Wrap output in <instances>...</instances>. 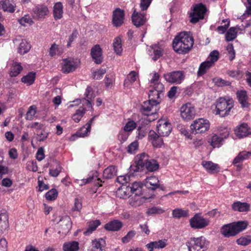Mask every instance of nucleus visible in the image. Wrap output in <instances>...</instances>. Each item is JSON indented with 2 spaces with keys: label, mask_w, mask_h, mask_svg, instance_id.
I'll return each instance as SVG.
<instances>
[{
  "label": "nucleus",
  "mask_w": 251,
  "mask_h": 251,
  "mask_svg": "<svg viewBox=\"0 0 251 251\" xmlns=\"http://www.w3.org/2000/svg\"><path fill=\"white\" fill-rule=\"evenodd\" d=\"M194 40L190 32H181L174 38L172 45L174 50L179 54H186L191 49Z\"/></svg>",
  "instance_id": "obj_1"
},
{
  "label": "nucleus",
  "mask_w": 251,
  "mask_h": 251,
  "mask_svg": "<svg viewBox=\"0 0 251 251\" xmlns=\"http://www.w3.org/2000/svg\"><path fill=\"white\" fill-rule=\"evenodd\" d=\"M248 225L245 221H238L232 224H227L223 226L221 232L225 237L234 236L239 232L245 229Z\"/></svg>",
  "instance_id": "obj_2"
},
{
  "label": "nucleus",
  "mask_w": 251,
  "mask_h": 251,
  "mask_svg": "<svg viewBox=\"0 0 251 251\" xmlns=\"http://www.w3.org/2000/svg\"><path fill=\"white\" fill-rule=\"evenodd\" d=\"M233 104V100L228 97L220 98L216 102V115L222 117L228 115Z\"/></svg>",
  "instance_id": "obj_3"
},
{
  "label": "nucleus",
  "mask_w": 251,
  "mask_h": 251,
  "mask_svg": "<svg viewBox=\"0 0 251 251\" xmlns=\"http://www.w3.org/2000/svg\"><path fill=\"white\" fill-rule=\"evenodd\" d=\"M189 251H206L208 242L205 238L201 236L198 238H191L186 243Z\"/></svg>",
  "instance_id": "obj_4"
},
{
  "label": "nucleus",
  "mask_w": 251,
  "mask_h": 251,
  "mask_svg": "<svg viewBox=\"0 0 251 251\" xmlns=\"http://www.w3.org/2000/svg\"><path fill=\"white\" fill-rule=\"evenodd\" d=\"M191 129L195 134H201L208 131L210 123L207 119L199 118L194 121L190 126Z\"/></svg>",
  "instance_id": "obj_5"
},
{
  "label": "nucleus",
  "mask_w": 251,
  "mask_h": 251,
  "mask_svg": "<svg viewBox=\"0 0 251 251\" xmlns=\"http://www.w3.org/2000/svg\"><path fill=\"white\" fill-rule=\"evenodd\" d=\"M210 221L202 216L201 214H196L190 220V225L195 229H201L209 225Z\"/></svg>",
  "instance_id": "obj_6"
},
{
  "label": "nucleus",
  "mask_w": 251,
  "mask_h": 251,
  "mask_svg": "<svg viewBox=\"0 0 251 251\" xmlns=\"http://www.w3.org/2000/svg\"><path fill=\"white\" fill-rule=\"evenodd\" d=\"M124 86L125 88L127 89L133 88L138 89L140 86L138 74L135 71H131L125 80Z\"/></svg>",
  "instance_id": "obj_7"
},
{
  "label": "nucleus",
  "mask_w": 251,
  "mask_h": 251,
  "mask_svg": "<svg viewBox=\"0 0 251 251\" xmlns=\"http://www.w3.org/2000/svg\"><path fill=\"white\" fill-rule=\"evenodd\" d=\"M206 8L201 3L195 5L193 12L191 13L190 17L191 18L190 22L192 23H197L199 20L202 19L206 12Z\"/></svg>",
  "instance_id": "obj_8"
},
{
  "label": "nucleus",
  "mask_w": 251,
  "mask_h": 251,
  "mask_svg": "<svg viewBox=\"0 0 251 251\" xmlns=\"http://www.w3.org/2000/svg\"><path fill=\"white\" fill-rule=\"evenodd\" d=\"M181 117L185 120L193 119L196 115L194 106L190 103L183 104L180 109Z\"/></svg>",
  "instance_id": "obj_9"
},
{
  "label": "nucleus",
  "mask_w": 251,
  "mask_h": 251,
  "mask_svg": "<svg viewBox=\"0 0 251 251\" xmlns=\"http://www.w3.org/2000/svg\"><path fill=\"white\" fill-rule=\"evenodd\" d=\"M156 128L157 133L164 137L168 136L172 130L171 124L165 119H160L158 121Z\"/></svg>",
  "instance_id": "obj_10"
},
{
  "label": "nucleus",
  "mask_w": 251,
  "mask_h": 251,
  "mask_svg": "<svg viewBox=\"0 0 251 251\" xmlns=\"http://www.w3.org/2000/svg\"><path fill=\"white\" fill-rule=\"evenodd\" d=\"M165 80L171 83L180 84L184 79V75L181 71H174L165 74Z\"/></svg>",
  "instance_id": "obj_11"
},
{
  "label": "nucleus",
  "mask_w": 251,
  "mask_h": 251,
  "mask_svg": "<svg viewBox=\"0 0 251 251\" xmlns=\"http://www.w3.org/2000/svg\"><path fill=\"white\" fill-rule=\"evenodd\" d=\"M95 118V117L91 118L85 126L81 127L80 130L78 131L75 134L72 135L70 138V140L74 141L76 139L77 137H84L87 136L90 132L91 125L93 123Z\"/></svg>",
  "instance_id": "obj_12"
},
{
  "label": "nucleus",
  "mask_w": 251,
  "mask_h": 251,
  "mask_svg": "<svg viewBox=\"0 0 251 251\" xmlns=\"http://www.w3.org/2000/svg\"><path fill=\"white\" fill-rule=\"evenodd\" d=\"M159 102L151 101L149 100L143 102L141 104V112L143 115H148L151 112L157 111L158 110Z\"/></svg>",
  "instance_id": "obj_13"
},
{
  "label": "nucleus",
  "mask_w": 251,
  "mask_h": 251,
  "mask_svg": "<svg viewBox=\"0 0 251 251\" xmlns=\"http://www.w3.org/2000/svg\"><path fill=\"white\" fill-rule=\"evenodd\" d=\"M149 92V98L151 101L160 102V96L164 89V86L162 84H157L156 86L152 87Z\"/></svg>",
  "instance_id": "obj_14"
},
{
  "label": "nucleus",
  "mask_w": 251,
  "mask_h": 251,
  "mask_svg": "<svg viewBox=\"0 0 251 251\" xmlns=\"http://www.w3.org/2000/svg\"><path fill=\"white\" fill-rule=\"evenodd\" d=\"M162 137V136H160L155 131L151 130L149 133L148 139L153 147L161 148L164 145Z\"/></svg>",
  "instance_id": "obj_15"
},
{
  "label": "nucleus",
  "mask_w": 251,
  "mask_h": 251,
  "mask_svg": "<svg viewBox=\"0 0 251 251\" xmlns=\"http://www.w3.org/2000/svg\"><path fill=\"white\" fill-rule=\"evenodd\" d=\"M58 224L60 228L58 232L59 233L66 234L72 227V221L70 217L68 216L62 217Z\"/></svg>",
  "instance_id": "obj_16"
},
{
  "label": "nucleus",
  "mask_w": 251,
  "mask_h": 251,
  "mask_svg": "<svg viewBox=\"0 0 251 251\" xmlns=\"http://www.w3.org/2000/svg\"><path fill=\"white\" fill-rule=\"evenodd\" d=\"M47 6L44 5H38L33 10V17L36 19H43L48 14Z\"/></svg>",
  "instance_id": "obj_17"
},
{
  "label": "nucleus",
  "mask_w": 251,
  "mask_h": 251,
  "mask_svg": "<svg viewBox=\"0 0 251 251\" xmlns=\"http://www.w3.org/2000/svg\"><path fill=\"white\" fill-rule=\"evenodd\" d=\"M132 21L136 27L143 25L146 22V18L144 13L136 12L135 9L132 15Z\"/></svg>",
  "instance_id": "obj_18"
},
{
  "label": "nucleus",
  "mask_w": 251,
  "mask_h": 251,
  "mask_svg": "<svg viewBox=\"0 0 251 251\" xmlns=\"http://www.w3.org/2000/svg\"><path fill=\"white\" fill-rule=\"evenodd\" d=\"M131 198L129 200V204L133 207H138L145 202L147 198L141 194L135 193L132 194Z\"/></svg>",
  "instance_id": "obj_19"
},
{
  "label": "nucleus",
  "mask_w": 251,
  "mask_h": 251,
  "mask_svg": "<svg viewBox=\"0 0 251 251\" xmlns=\"http://www.w3.org/2000/svg\"><path fill=\"white\" fill-rule=\"evenodd\" d=\"M124 11L120 8H116L113 13V23L114 26H121L123 23Z\"/></svg>",
  "instance_id": "obj_20"
},
{
  "label": "nucleus",
  "mask_w": 251,
  "mask_h": 251,
  "mask_svg": "<svg viewBox=\"0 0 251 251\" xmlns=\"http://www.w3.org/2000/svg\"><path fill=\"white\" fill-rule=\"evenodd\" d=\"M235 133L239 138H243L251 134V129L247 124L243 123L236 127Z\"/></svg>",
  "instance_id": "obj_21"
},
{
  "label": "nucleus",
  "mask_w": 251,
  "mask_h": 251,
  "mask_svg": "<svg viewBox=\"0 0 251 251\" xmlns=\"http://www.w3.org/2000/svg\"><path fill=\"white\" fill-rule=\"evenodd\" d=\"M91 55L95 63H101L102 61V50L99 45H96L91 50Z\"/></svg>",
  "instance_id": "obj_22"
},
{
  "label": "nucleus",
  "mask_w": 251,
  "mask_h": 251,
  "mask_svg": "<svg viewBox=\"0 0 251 251\" xmlns=\"http://www.w3.org/2000/svg\"><path fill=\"white\" fill-rule=\"evenodd\" d=\"M105 241L102 238L95 239L92 242V245L88 251H105Z\"/></svg>",
  "instance_id": "obj_23"
},
{
  "label": "nucleus",
  "mask_w": 251,
  "mask_h": 251,
  "mask_svg": "<svg viewBox=\"0 0 251 251\" xmlns=\"http://www.w3.org/2000/svg\"><path fill=\"white\" fill-rule=\"evenodd\" d=\"M159 181L155 176L147 177L144 181L145 185L148 189L155 190L159 187Z\"/></svg>",
  "instance_id": "obj_24"
},
{
  "label": "nucleus",
  "mask_w": 251,
  "mask_h": 251,
  "mask_svg": "<svg viewBox=\"0 0 251 251\" xmlns=\"http://www.w3.org/2000/svg\"><path fill=\"white\" fill-rule=\"evenodd\" d=\"M166 242L167 240L165 239L151 242L146 245V247L149 251H153L154 249H163L166 246Z\"/></svg>",
  "instance_id": "obj_25"
},
{
  "label": "nucleus",
  "mask_w": 251,
  "mask_h": 251,
  "mask_svg": "<svg viewBox=\"0 0 251 251\" xmlns=\"http://www.w3.org/2000/svg\"><path fill=\"white\" fill-rule=\"evenodd\" d=\"M232 208L234 211L240 212H247L250 211L251 205L247 202L236 201L232 204Z\"/></svg>",
  "instance_id": "obj_26"
},
{
  "label": "nucleus",
  "mask_w": 251,
  "mask_h": 251,
  "mask_svg": "<svg viewBox=\"0 0 251 251\" xmlns=\"http://www.w3.org/2000/svg\"><path fill=\"white\" fill-rule=\"evenodd\" d=\"M0 4L4 11L13 13L15 10L16 4L14 0H1Z\"/></svg>",
  "instance_id": "obj_27"
},
{
  "label": "nucleus",
  "mask_w": 251,
  "mask_h": 251,
  "mask_svg": "<svg viewBox=\"0 0 251 251\" xmlns=\"http://www.w3.org/2000/svg\"><path fill=\"white\" fill-rule=\"evenodd\" d=\"M131 189L129 186L122 185L116 192L117 197L121 199H126L131 196Z\"/></svg>",
  "instance_id": "obj_28"
},
{
  "label": "nucleus",
  "mask_w": 251,
  "mask_h": 251,
  "mask_svg": "<svg viewBox=\"0 0 251 251\" xmlns=\"http://www.w3.org/2000/svg\"><path fill=\"white\" fill-rule=\"evenodd\" d=\"M201 164L204 169L209 173L214 174L219 171V165L211 161H203Z\"/></svg>",
  "instance_id": "obj_29"
},
{
  "label": "nucleus",
  "mask_w": 251,
  "mask_h": 251,
  "mask_svg": "<svg viewBox=\"0 0 251 251\" xmlns=\"http://www.w3.org/2000/svg\"><path fill=\"white\" fill-rule=\"evenodd\" d=\"M208 141L213 148H219L223 145L224 139L222 137L215 134L208 139Z\"/></svg>",
  "instance_id": "obj_30"
},
{
  "label": "nucleus",
  "mask_w": 251,
  "mask_h": 251,
  "mask_svg": "<svg viewBox=\"0 0 251 251\" xmlns=\"http://www.w3.org/2000/svg\"><path fill=\"white\" fill-rule=\"evenodd\" d=\"M9 227L8 217L6 213L0 214V233H3Z\"/></svg>",
  "instance_id": "obj_31"
},
{
  "label": "nucleus",
  "mask_w": 251,
  "mask_h": 251,
  "mask_svg": "<svg viewBox=\"0 0 251 251\" xmlns=\"http://www.w3.org/2000/svg\"><path fill=\"white\" fill-rule=\"evenodd\" d=\"M62 167L60 163L57 161H53L49 170V174L50 176L56 177L62 171Z\"/></svg>",
  "instance_id": "obj_32"
},
{
  "label": "nucleus",
  "mask_w": 251,
  "mask_h": 251,
  "mask_svg": "<svg viewBox=\"0 0 251 251\" xmlns=\"http://www.w3.org/2000/svg\"><path fill=\"white\" fill-rule=\"evenodd\" d=\"M251 156V152L247 151L240 152L233 160V164L236 165L242 162L244 160H247Z\"/></svg>",
  "instance_id": "obj_33"
},
{
  "label": "nucleus",
  "mask_w": 251,
  "mask_h": 251,
  "mask_svg": "<svg viewBox=\"0 0 251 251\" xmlns=\"http://www.w3.org/2000/svg\"><path fill=\"white\" fill-rule=\"evenodd\" d=\"M122 226V223L119 220H113L106 224L104 227L109 231H118Z\"/></svg>",
  "instance_id": "obj_34"
},
{
  "label": "nucleus",
  "mask_w": 251,
  "mask_h": 251,
  "mask_svg": "<svg viewBox=\"0 0 251 251\" xmlns=\"http://www.w3.org/2000/svg\"><path fill=\"white\" fill-rule=\"evenodd\" d=\"M237 97L239 102L243 107H248L249 103L247 101L248 96L245 90H240L237 92Z\"/></svg>",
  "instance_id": "obj_35"
},
{
  "label": "nucleus",
  "mask_w": 251,
  "mask_h": 251,
  "mask_svg": "<svg viewBox=\"0 0 251 251\" xmlns=\"http://www.w3.org/2000/svg\"><path fill=\"white\" fill-rule=\"evenodd\" d=\"M63 5L61 2H56L53 6V16L55 20L60 19L63 16Z\"/></svg>",
  "instance_id": "obj_36"
},
{
  "label": "nucleus",
  "mask_w": 251,
  "mask_h": 251,
  "mask_svg": "<svg viewBox=\"0 0 251 251\" xmlns=\"http://www.w3.org/2000/svg\"><path fill=\"white\" fill-rule=\"evenodd\" d=\"M117 174V169L114 166H110L106 168L103 171V176L106 179L113 177Z\"/></svg>",
  "instance_id": "obj_37"
},
{
  "label": "nucleus",
  "mask_w": 251,
  "mask_h": 251,
  "mask_svg": "<svg viewBox=\"0 0 251 251\" xmlns=\"http://www.w3.org/2000/svg\"><path fill=\"white\" fill-rule=\"evenodd\" d=\"M100 224V221L98 220L89 222L87 229L84 232V235L86 236L89 235L93 231L96 229Z\"/></svg>",
  "instance_id": "obj_38"
},
{
  "label": "nucleus",
  "mask_w": 251,
  "mask_h": 251,
  "mask_svg": "<svg viewBox=\"0 0 251 251\" xmlns=\"http://www.w3.org/2000/svg\"><path fill=\"white\" fill-rule=\"evenodd\" d=\"M113 47L115 52L117 54H121L123 51V48L122 40L120 37L118 36L114 38L113 43Z\"/></svg>",
  "instance_id": "obj_39"
},
{
  "label": "nucleus",
  "mask_w": 251,
  "mask_h": 251,
  "mask_svg": "<svg viewBox=\"0 0 251 251\" xmlns=\"http://www.w3.org/2000/svg\"><path fill=\"white\" fill-rule=\"evenodd\" d=\"M31 48L30 45L24 39H22L18 47V52L21 54H24L29 50Z\"/></svg>",
  "instance_id": "obj_40"
},
{
  "label": "nucleus",
  "mask_w": 251,
  "mask_h": 251,
  "mask_svg": "<svg viewBox=\"0 0 251 251\" xmlns=\"http://www.w3.org/2000/svg\"><path fill=\"white\" fill-rule=\"evenodd\" d=\"M148 160V155L146 153H143L136 156L134 163L140 166L141 167H143L146 165V163Z\"/></svg>",
  "instance_id": "obj_41"
},
{
  "label": "nucleus",
  "mask_w": 251,
  "mask_h": 251,
  "mask_svg": "<svg viewBox=\"0 0 251 251\" xmlns=\"http://www.w3.org/2000/svg\"><path fill=\"white\" fill-rule=\"evenodd\" d=\"M35 75V73L32 72H30L26 75L24 76L22 78L21 81L22 82L26 84L27 85H30L34 82Z\"/></svg>",
  "instance_id": "obj_42"
},
{
  "label": "nucleus",
  "mask_w": 251,
  "mask_h": 251,
  "mask_svg": "<svg viewBox=\"0 0 251 251\" xmlns=\"http://www.w3.org/2000/svg\"><path fill=\"white\" fill-rule=\"evenodd\" d=\"M63 52V50L59 48V46L55 43L51 45L49 49V55L52 57H55L56 55H60Z\"/></svg>",
  "instance_id": "obj_43"
},
{
  "label": "nucleus",
  "mask_w": 251,
  "mask_h": 251,
  "mask_svg": "<svg viewBox=\"0 0 251 251\" xmlns=\"http://www.w3.org/2000/svg\"><path fill=\"white\" fill-rule=\"evenodd\" d=\"M23 67L20 64H12L9 70V75L11 77L17 76L22 71Z\"/></svg>",
  "instance_id": "obj_44"
},
{
  "label": "nucleus",
  "mask_w": 251,
  "mask_h": 251,
  "mask_svg": "<svg viewBox=\"0 0 251 251\" xmlns=\"http://www.w3.org/2000/svg\"><path fill=\"white\" fill-rule=\"evenodd\" d=\"M78 249V243L76 241L66 243L63 245L64 251H77Z\"/></svg>",
  "instance_id": "obj_45"
},
{
  "label": "nucleus",
  "mask_w": 251,
  "mask_h": 251,
  "mask_svg": "<svg viewBox=\"0 0 251 251\" xmlns=\"http://www.w3.org/2000/svg\"><path fill=\"white\" fill-rule=\"evenodd\" d=\"M237 31L235 27H230L225 35L226 41H231L234 40L237 37Z\"/></svg>",
  "instance_id": "obj_46"
},
{
  "label": "nucleus",
  "mask_w": 251,
  "mask_h": 251,
  "mask_svg": "<svg viewBox=\"0 0 251 251\" xmlns=\"http://www.w3.org/2000/svg\"><path fill=\"white\" fill-rule=\"evenodd\" d=\"M173 217L179 219L182 217H185L188 216V211L183 210L181 208H176L173 210L172 212Z\"/></svg>",
  "instance_id": "obj_47"
},
{
  "label": "nucleus",
  "mask_w": 251,
  "mask_h": 251,
  "mask_svg": "<svg viewBox=\"0 0 251 251\" xmlns=\"http://www.w3.org/2000/svg\"><path fill=\"white\" fill-rule=\"evenodd\" d=\"M131 189V194H135V193L141 194L142 190V184L140 182L135 181L131 186H129Z\"/></svg>",
  "instance_id": "obj_48"
},
{
  "label": "nucleus",
  "mask_w": 251,
  "mask_h": 251,
  "mask_svg": "<svg viewBox=\"0 0 251 251\" xmlns=\"http://www.w3.org/2000/svg\"><path fill=\"white\" fill-rule=\"evenodd\" d=\"M145 166L148 171L153 172L158 169L159 164L156 160L154 159H150L146 163Z\"/></svg>",
  "instance_id": "obj_49"
},
{
  "label": "nucleus",
  "mask_w": 251,
  "mask_h": 251,
  "mask_svg": "<svg viewBox=\"0 0 251 251\" xmlns=\"http://www.w3.org/2000/svg\"><path fill=\"white\" fill-rule=\"evenodd\" d=\"M219 58V52L217 50H214L211 51L208 57V60L202 62V63H215L217 61Z\"/></svg>",
  "instance_id": "obj_50"
},
{
  "label": "nucleus",
  "mask_w": 251,
  "mask_h": 251,
  "mask_svg": "<svg viewBox=\"0 0 251 251\" xmlns=\"http://www.w3.org/2000/svg\"><path fill=\"white\" fill-rule=\"evenodd\" d=\"M85 113V109L81 107L73 115L72 119L75 123H78Z\"/></svg>",
  "instance_id": "obj_51"
},
{
  "label": "nucleus",
  "mask_w": 251,
  "mask_h": 251,
  "mask_svg": "<svg viewBox=\"0 0 251 251\" xmlns=\"http://www.w3.org/2000/svg\"><path fill=\"white\" fill-rule=\"evenodd\" d=\"M137 123L131 119H128L126 124L124 130L125 132H130L133 131L137 126Z\"/></svg>",
  "instance_id": "obj_52"
},
{
  "label": "nucleus",
  "mask_w": 251,
  "mask_h": 251,
  "mask_svg": "<svg viewBox=\"0 0 251 251\" xmlns=\"http://www.w3.org/2000/svg\"><path fill=\"white\" fill-rule=\"evenodd\" d=\"M77 68V64H63L61 69L64 73L68 74L73 72Z\"/></svg>",
  "instance_id": "obj_53"
},
{
  "label": "nucleus",
  "mask_w": 251,
  "mask_h": 251,
  "mask_svg": "<svg viewBox=\"0 0 251 251\" xmlns=\"http://www.w3.org/2000/svg\"><path fill=\"white\" fill-rule=\"evenodd\" d=\"M37 112L36 107L35 105L30 106L26 113L25 119L27 120H32Z\"/></svg>",
  "instance_id": "obj_54"
},
{
  "label": "nucleus",
  "mask_w": 251,
  "mask_h": 251,
  "mask_svg": "<svg viewBox=\"0 0 251 251\" xmlns=\"http://www.w3.org/2000/svg\"><path fill=\"white\" fill-rule=\"evenodd\" d=\"M213 82L215 85L218 87H223L225 86H229L230 85V82L228 81H226L220 77H215L212 79Z\"/></svg>",
  "instance_id": "obj_55"
},
{
  "label": "nucleus",
  "mask_w": 251,
  "mask_h": 251,
  "mask_svg": "<svg viewBox=\"0 0 251 251\" xmlns=\"http://www.w3.org/2000/svg\"><path fill=\"white\" fill-rule=\"evenodd\" d=\"M106 73L105 68H100L94 70L92 72L93 77L95 79H100L102 77L103 75Z\"/></svg>",
  "instance_id": "obj_56"
},
{
  "label": "nucleus",
  "mask_w": 251,
  "mask_h": 251,
  "mask_svg": "<svg viewBox=\"0 0 251 251\" xmlns=\"http://www.w3.org/2000/svg\"><path fill=\"white\" fill-rule=\"evenodd\" d=\"M150 76H151V79L150 80L151 83V87H155L156 86L157 84H161L159 82V75L156 73L153 72L152 74H151Z\"/></svg>",
  "instance_id": "obj_57"
},
{
  "label": "nucleus",
  "mask_w": 251,
  "mask_h": 251,
  "mask_svg": "<svg viewBox=\"0 0 251 251\" xmlns=\"http://www.w3.org/2000/svg\"><path fill=\"white\" fill-rule=\"evenodd\" d=\"M211 65L212 64H200L199 70L198 71V75L201 76L204 75L212 66Z\"/></svg>",
  "instance_id": "obj_58"
},
{
  "label": "nucleus",
  "mask_w": 251,
  "mask_h": 251,
  "mask_svg": "<svg viewBox=\"0 0 251 251\" xmlns=\"http://www.w3.org/2000/svg\"><path fill=\"white\" fill-rule=\"evenodd\" d=\"M58 192L55 189H52L46 194V198L48 200H54L57 197Z\"/></svg>",
  "instance_id": "obj_59"
},
{
  "label": "nucleus",
  "mask_w": 251,
  "mask_h": 251,
  "mask_svg": "<svg viewBox=\"0 0 251 251\" xmlns=\"http://www.w3.org/2000/svg\"><path fill=\"white\" fill-rule=\"evenodd\" d=\"M85 95L87 98V102L88 104H91L90 100L94 98L95 97L93 93L92 88L90 86H88L86 89Z\"/></svg>",
  "instance_id": "obj_60"
},
{
  "label": "nucleus",
  "mask_w": 251,
  "mask_h": 251,
  "mask_svg": "<svg viewBox=\"0 0 251 251\" xmlns=\"http://www.w3.org/2000/svg\"><path fill=\"white\" fill-rule=\"evenodd\" d=\"M19 23L24 26H26L27 25H31L33 23V21L28 15H25L22 18L18 20Z\"/></svg>",
  "instance_id": "obj_61"
},
{
  "label": "nucleus",
  "mask_w": 251,
  "mask_h": 251,
  "mask_svg": "<svg viewBox=\"0 0 251 251\" xmlns=\"http://www.w3.org/2000/svg\"><path fill=\"white\" fill-rule=\"evenodd\" d=\"M130 180V176L128 175H125L122 176H120L117 177V181L120 184H122L123 185H125L124 184L127 183Z\"/></svg>",
  "instance_id": "obj_62"
},
{
  "label": "nucleus",
  "mask_w": 251,
  "mask_h": 251,
  "mask_svg": "<svg viewBox=\"0 0 251 251\" xmlns=\"http://www.w3.org/2000/svg\"><path fill=\"white\" fill-rule=\"evenodd\" d=\"M136 232L134 230L129 231L127 234L122 238V241L124 243H127L135 235Z\"/></svg>",
  "instance_id": "obj_63"
},
{
  "label": "nucleus",
  "mask_w": 251,
  "mask_h": 251,
  "mask_svg": "<svg viewBox=\"0 0 251 251\" xmlns=\"http://www.w3.org/2000/svg\"><path fill=\"white\" fill-rule=\"evenodd\" d=\"M219 131L221 135L222 136V137L223 139L226 138L228 136L229 134L230 128L226 126H221L219 128Z\"/></svg>",
  "instance_id": "obj_64"
}]
</instances>
